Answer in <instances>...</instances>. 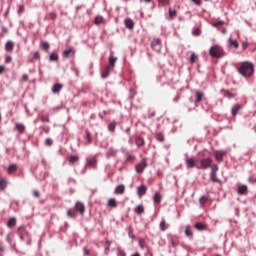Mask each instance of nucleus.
<instances>
[{"label": "nucleus", "mask_w": 256, "mask_h": 256, "mask_svg": "<svg viewBox=\"0 0 256 256\" xmlns=\"http://www.w3.org/2000/svg\"><path fill=\"white\" fill-rule=\"evenodd\" d=\"M168 13H169L170 19H173V17H175V15H177V10H173V9L169 8Z\"/></svg>", "instance_id": "41"}, {"label": "nucleus", "mask_w": 256, "mask_h": 256, "mask_svg": "<svg viewBox=\"0 0 256 256\" xmlns=\"http://www.w3.org/2000/svg\"><path fill=\"white\" fill-rule=\"evenodd\" d=\"M116 128H117V122L113 121L110 124H108V131H110V133H115Z\"/></svg>", "instance_id": "22"}, {"label": "nucleus", "mask_w": 256, "mask_h": 256, "mask_svg": "<svg viewBox=\"0 0 256 256\" xmlns=\"http://www.w3.org/2000/svg\"><path fill=\"white\" fill-rule=\"evenodd\" d=\"M61 89H63V85L57 83L52 87V92L53 93H59V91H61Z\"/></svg>", "instance_id": "27"}, {"label": "nucleus", "mask_w": 256, "mask_h": 256, "mask_svg": "<svg viewBox=\"0 0 256 256\" xmlns=\"http://www.w3.org/2000/svg\"><path fill=\"white\" fill-rule=\"evenodd\" d=\"M135 143L138 147H142V145H145V140H143V138L137 136L135 139Z\"/></svg>", "instance_id": "28"}, {"label": "nucleus", "mask_w": 256, "mask_h": 256, "mask_svg": "<svg viewBox=\"0 0 256 256\" xmlns=\"http://www.w3.org/2000/svg\"><path fill=\"white\" fill-rule=\"evenodd\" d=\"M209 54L211 57H216V59H220V57H223V48H221L219 45H214L210 47Z\"/></svg>", "instance_id": "2"}, {"label": "nucleus", "mask_w": 256, "mask_h": 256, "mask_svg": "<svg viewBox=\"0 0 256 256\" xmlns=\"http://www.w3.org/2000/svg\"><path fill=\"white\" fill-rule=\"evenodd\" d=\"M41 46L45 51H49V42H42Z\"/></svg>", "instance_id": "46"}, {"label": "nucleus", "mask_w": 256, "mask_h": 256, "mask_svg": "<svg viewBox=\"0 0 256 256\" xmlns=\"http://www.w3.org/2000/svg\"><path fill=\"white\" fill-rule=\"evenodd\" d=\"M104 22H105V19L103 18V16H96L95 18L96 25H103Z\"/></svg>", "instance_id": "30"}, {"label": "nucleus", "mask_w": 256, "mask_h": 256, "mask_svg": "<svg viewBox=\"0 0 256 256\" xmlns=\"http://www.w3.org/2000/svg\"><path fill=\"white\" fill-rule=\"evenodd\" d=\"M224 97H227V99H233L235 97V94L231 93L229 90L224 91Z\"/></svg>", "instance_id": "39"}, {"label": "nucleus", "mask_w": 256, "mask_h": 256, "mask_svg": "<svg viewBox=\"0 0 256 256\" xmlns=\"http://www.w3.org/2000/svg\"><path fill=\"white\" fill-rule=\"evenodd\" d=\"M131 256H141V254H139V252H136V253L132 254Z\"/></svg>", "instance_id": "64"}, {"label": "nucleus", "mask_w": 256, "mask_h": 256, "mask_svg": "<svg viewBox=\"0 0 256 256\" xmlns=\"http://www.w3.org/2000/svg\"><path fill=\"white\" fill-rule=\"evenodd\" d=\"M6 241H7V243H11V236L7 235L6 236Z\"/></svg>", "instance_id": "63"}, {"label": "nucleus", "mask_w": 256, "mask_h": 256, "mask_svg": "<svg viewBox=\"0 0 256 256\" xmlns=\"http://www.w3.org/2000/svg\"><path fill=\"white\" fill-rule=\"evenodd\" d=\"M115 193L117 195H123V193H125V185L120 184L115 188Z\"/></svg>", "instance_id": "13"}, {"label": "nucleus", "mask_w": 256, "mask_h": 256, "mask_svg": "<svg viewBox=\"0 0 256 256\" xmlns=\"http://www.w3.org/2000/svg\"><path fill=\"white\" fill-rule=\"evenodd\" d=\"M115 155H117V150H115L113 147H110L106 153V157H115Z\"/></svg>", "instance_id": "16"}, {"label": "nucleus", "mask_w": 256, "mask_h": 256, "mask_svg": "<svg viewBox=\"0 0 256 256\" xmlns=\"http://www.w3.org/2000/svg\"><path fill=\"white\" fill-rule=\"evenodd\" d=\"M249 183L255 184L256 183V178H249Z\"/></svg>", "instance_id": "61"}, {"label": "nucleus", "mask_w": 256, "mask_h": 256, "mask_svg": "<svg viewBox=\"0 0 256 256\" xmlns=\"http://www.w3.org/2000/svg\"><path fill=\"white\" fill-rule=\"evenodd\" d=\"M145 193H147V186H145V185L138 186L137 194L139 195V197H143V195H145Z\"/></svg>", "instance_id": "10"}, {"label": "nucleus", "mask_w": 256, "mask_h": 256, "mask_svg": "<svg viewBox=\"0 0 256 256\" xmlns=\"http://www.w3.org/2000/svg\"><path fill=\"white\" fill-rule=\"evenodd\" d=\"M185 164L187 169H194L197 167V159L195 157L186 158Z\"/></svg>", "instance_id": "3"}, {"label": "nucleus", "mask_w": 256, "mask_h": 256, "mask_svg": "<svg viewBox=\"0 0 256 256\" xmlns=\"http://www.w3.org/2000/svg\"><path fill=\"white\" fill-rule=\"evenodd\" d=\"M215 155V159L216 161H223V157H225V155H227V152L223 151V150H217L214 152Z\"/></svg>", "instance_id": "6"}, {"label": "nucleus", "mask_w": 256, "mask_h": 256, "mask_svg": "<svg viewBox=\"0 0 256 256\" xmlns=\"http://www.w3.org/2000/svg\"><path fill=\"white\" fill-rule=\"evenodd\" d=\"M2 73H5V66H0V75H2Z\"/></svg>", "instance_id": "59"}, {"label": "nucleus", "mask_w": 256, "mask_h": 256, "mask_svg": "<svg viewBox=\"0 0 256 256\" xmlns=\"http://www.w3.org/2000/svg\"><path fill=\"white\" fill-rule=\"evenodd\" d=\"M75 211L76 213L83 215L85 213V205H83L81 202H77L75 205Z\"/></svg>", "instance_id": "8"}, {"label": "nucleus", "mask_w": 256, "mask_h": 256, "mask_svg": "<svg viewBox=\"0 0 256 256\" xmlns=\"http://www.w3.org/2000/svg\"><path fill=\"white\" fill-rule=\"evenodd\" d=\"M193 35H196V36L201 35V30H199V29L194 30Z\"/></svg>", "instance_id": "54"}, {"label": "nucleus", "mask_w": 256, "mask_h": 256, "mask_svg": "<svg viewBox=\"0 0 256 256\" xmlns=\"http://www.w3.org/2000/svg\"><path fill=\"white\" fill-rule=\"evenodd\" d=\"M22 79H23V81H29V75L24 74V75L22 76Z\"/></svg>", "instance_id": "58"}, {"label": "nucleus", "mask_w": 256, "mask_h": 256, "mask_svg": "<svg viewBox=\"0 0 256 256\" xmlns=\"http://www.w3.org/2000/svg\"><path fill=\"white\" fill-rule=\"evenodd\" d=\"M115 63H117V57L110 56L109 57V64L108 68L113 70V67H115Z\"/></svg>", "instance_id": "14"}, {"label": "nucleus", "mask_w": 256, "mask_h": 256, "mask_svg": "<svg viewBox=\"0 0 256 256\" xmlns=\"http://www.w3.org/2000/svg\"><path fill=\"white\" fill-rule=\"evenodd\" d=\"M41 121L43 122V123H49V117H47V116H44V117H42L41 118Z\"/></svg>", "instance_id": "52"}, {"label": "nucleus", "mask_w": 256, "mask_h": 256, "mask_svg": "<svg viewBox=\"0 0 256 256\" xmlns=\"http://www.w3.org/2000/svg\"><path fill=\"white\" fill-rule=\"evenodd\" d=\"M217 171H219V166H217V164H213L211 166V173H217Z\"/></svg>", "instance_id": "45"}, {"label": "nucleus", "mask_w": 256, "mask_h": 256, "mask_svg": "<svg viewBox=\"0 0 256 256\" xmlns=\"http://www.w3.org/2000/svg\"><path fill=\"white\" fill-rule=\"evenodd\" d=\"M77 161H79V156L77 155L70 156L69 163H71V165H73L74 163H77Z\"/></svg>", "instance_id": "35"}, {"label": "nucleus", "mask_w": 256, "mask_h": 256, "mask_svg": "<svg viewBox=\"0 0 256 256\" xmlns=\"http://www.w3.org/2000/svg\"><path fill=\"white\" fill-rule=\"evenodd\" d=\"M247 47H249V42H243V43H242V49H243V51H245V49H247Z\"/></svg>", "instance_id": "50"}, {"label": "nucleus", "mask_w": 256, "mask_h": 256, "mask_svg": "<svg viewBox=\"0 0 256 256\" xmlns=\"http://www.w3.org/2000/svg\"><path fill=\"white\" fill-rule=\"evenodd\" d=\"M108 206L113 207V208L117 207V200H115V198L109 199L108 200Z\"/></svg>", "instance_id": "34"}, {"label": "nucleus", "mask_w": 256, "mask_h": 256, "mask_svg": "<svg viewBox=\"0 0 256 256\" xmlns=\"http://www.w3.org/2000/svg\"><path fill=\"white\" fill-rule=\"evenodd\" d=\"M165 225H166V223H165V220H162L161 222H160V229H161V231H165Z\"/></svg>", "instance_id": "49"}, {"label": "nucleus", "mask_w": 256, "mask_h": 256, "mask_svg": "<svg viewBox=\"0 0 256 256\" xmlns=\"http://www.w3.org/2000/svg\"><path fill=\"white\" fill-rule=\"evenodd\" d=\"M33 193H34V197L36 198H39L41 196L38 190H35Z\"/></svg>", "instance_id": "57"}, {"label": "nucleus", "mask_w": 256, "mask_h": 256, "mask_svg": "<svg viewBox=\"0 0 256 256\" xmlns=\"http://www.w3.org/2000/svg\"><path fill=\"white\" fill-rule=\"evenodd\" d=\"M84 255L90 256L91 255V251L87 248H84Z\"/></svg>", "instance_id": "56"}, {"label": "nucleus", "mask_w": 256, "mask_h": 256, "mask_svg": "<svg viewBox=\"0 0 256 256\" xmlns=\"http://www.w3.org/2000/svg\"><path fill=\"white\" fill-rule=\"evenodd\" d=\"M34 59H41V54H39V52H34Z\"/></svg>", "instance_id": "55"}, {"label": "nucleus", "mask_w": 256, "mask_h": 256, "mask_svg": "<svg viewBox=\"0 0 256 256\" xmlns=\"http://www.w3.org/2000/svg\"><path fill=\"white\" fill-rule=\"evenodd\" d=\"M86 136L85 139L87 141L88 145H91L93 143V138L91 136V132H89V130H85Z\"/></svg>", "instance_id": "19"}, {"label": "nucleus", "mask_w": 256, "mask_h": 256, "mask_svg": "<svg viewBox=\"0 0 256 256\" xmlns=\"http://www.w3.org/2000/svg\"><path fill=\"white\" fill-rule=\"evenodd\" d=\"M15 171H17V164H11L8 167V173H15Z\"/></svg>", "instance_id": "37"}, {"label": "nucleus", "mask_w": 256, "mask_h": 256, "mask_svg": "<svg viewBox=\"0 0 256 256\" xmlns=\"http://www.w3.org/2000/svg\"><path fill=\"white\" fill-rule=\"evenodd\" d=\"M197 59H199V57L195 53H192L190 56V63H195Z\"/></svg>", "instance_id": "42"}, {"label": "nucleus", "mask_w": 256, "mask_h": 256, "mask_svg": "<svg viewBox=\"0 0 256 256\" xmlns=\"http://www.w3.org/2000/svg\"><path fill=\"white\" fill-rule=\"evenodd\" d=\"M135 169L136 172L143 173L145 169H147V161L145 159L141 160V162L135 166Z\"/></svg>", "instance_id": "4"}, {"label": "nucleus", "mask_w": 256, "mask_h": 256, "mask_svg": "<svg viewBox=\"0 0 256 256\" xmlns=\"http://www.w3.org/2000/svg\"><path fill=\"white\" fill-rule=\"evenodd\" d=\"M44 145H46V147H51V145H53V139L47 138L44 142Z\"/></svg>", "instance_id": "43"}, {"label": "nucleus", "mask_w": 256, "mask_h": 256, "mask_svg": "<svg viewBox=\"0 0 256 256\" xmlns=\"http://www.w3.org/2000/svg\"><path fill=\"white\" fill-rule=\"evenodd\" d=\"M49 60L50 61H59V55L57 53L53 52L52 54H50Z\"/></svg>", "instance_id": "36"}, {"label": "nucleus", "mask_w": 256, "mask_h": 256, "mask_svg": "<svg viewBox=\"0 0 256 256\" xmlns=\"http://www.w3.org/2000/svg\"><path fill=\"white\" fill-rule=\"evenodd\" d=\"M15 127L20 134L25 133V125L21 123H16Z\"/></svg>", "instance_id": "24"}, {"label": "nucleus", "mask_w": 256, "mask_h": 256, "mask_svg": "<svg viewBox=\"0 0 256 256\" xmlns=\"http://www.w3.org/2000/svg\"><path fill=\"white\" fill-rule=\"evenodd\" d=\"M210 179L213 183H217V181H219V178H217V172H211Z\"/></svg>", "instance_id": "33"}, {"label": "nucleus", "mask_w": 256, "mask_h": 256, "mask_svg": "<svg viewBox=\"0 0 256 256\" xmlns=\"http://www.w3.org/2000/svg\"><path fill=\"white\" fill-rule=\"evenodd\" d=\"M228 45L230 47H234V49H237L239 47V42H237V40H233L232 38H230L228 40Z\"/></svg>", "instance_id": "21"}, {"label": "nucleus", "mask_w": 256, "mask_h": 256, "mask_svg": "<svg viewBox=\"0 0 256 256\" xmlns=\"http://www.w3.org/2000/svg\"><path fill=\"white\" fill-rule=\"evenodd\" d=\"M159 45H161V39L157 38L151 43L152 49H158L159 50Z\"/></svg>", "instance_id": "25"}, {"label": "nucleus", "mask_w": 256, "mask_h": 256, "mask_svg": "<svg viewBox=\"0 0 256 256\" xmlns=\"http://www.w3.org/2000/svg\"><path fill=\"white\" fill-rule=\"evenodd\" d=\"M186 237H193V231H191V226L187 225L185 229Z\"/></svg>", "instance_id": "32"}, {"label": "nucleus", "mask_w": 256, "mask_h": 256, "mask_svg": "<svg viewBox=\"0 0 256 256\" xmlns=\"http://www.w3.org/2000/svg\"><path fill=\"white\" fill-rule=\"evenodd\" d=\"M211 163H213V160L211 158H204L200 161V169H209L211 167Z\"/></svg>", "instance_id": "5"}, {"label": "nucleus", "mask_w": 256, "mask_h": 256, "mask_svg": "<svg viewBox=\"0 0 256 256\" xmlns=\"http://www.w3.org/2000/svg\"><path fill=\"white\" fill-rule=\"evenodd\" d=\"M111 71H113L111 68L106 67L101 74L102 79H107V77H109Z\"/></svg>", "instance_id": "18"}, {"label": "nucleus", "mask_w": 256, "mask_h": 256, "mask_svg": "<svg viewBox=\"0 0 256 256\" xmlns=\"http://www.w3.org/2000/svg\"><path fill=\"white\" fill-rule=\"evenodd\" d=\"M243 109V105L241 104H235L232 107L231 113L233 117H237V113H239Z\"/></svg>", "instance_id": "7"}, {"label": "nucleus", "mask_w": 256, "mask_h": 256, "mask_svg": "<svg viewBox=\"0 0 256 256\" xmlns=\"http://www.w3.org/2000/svg\"><path fill=\"white\" fill-rule=\"evenodd\" d=\"M0 187L1 189H5L7 187V180H5V178L0 179Z\"/></svg>", "instance_id": "40"}, {"label": "nucleus", "mask_w": 256, "mask_h": 256, "mask_svg": "<svg viewBox=\"0 0 256 256\" xmlns=\"http://www.w3.org/2000/svg\"><path fill=\"white\" fill-rule=\"evenodd\" d=\"M193 1V3H195V5H201V0H192Z\"/></svg>", "instance_id": "60"}, {"label": "nucleus", "mask_w": 256, "mask_h": 256, "mask_svg": "<svg viewBox=\"0 0 256 256\" xmlns=\"http://www.w3.org/2000/svg\"><path fill=\"white\" fill-rule=\"evenodd\" d=\"M15 225H17V218L12 217L8 220L7 222V227H15Z\"/></svg>", "instance_id": "23"}, {"label": "nucleus", "mask_w": 256, "mask_h": 256, "mask_svg": "<svg viewBox=\"0 0 256 256\" xmlns=\"http://www.w3.org/2000/svg\"><path fill=\"white\" fill-rule=\"evenodd\" d=\"M199 201H200V204L203 205V204L207 203V197L202 196V197H200Z\"/></svg>", "instance_id": "48"}, {"label": "nucleus", "mask_w": 256, "mask_h": 256, "mask_svg": "<svg viewBox=\"0 0 256 256\" xmlns=\"http://www.w3.org/2000/svg\"><path fill=\"white\" fill-rule=\"evenodd\" d=\"M63 57H69V55H75V49L73 47H70L68 50L63 51Z\"/></svg>", "instance_id": "15"}, {"label": "nucleus", "mask_w": 256, "mask_h": 256, "mask_svg": "<svg viewBox=\"0 0 256 256\" xmlns=\"http://www.w3.org/2000/svg\"><path fill=\"white\" fill-rule=\"evenodd\" d=\"M132 159H135V157L133 155H128L127 156V161H131Z\"/></svg>", "instance_id": "62"}, {"label": "nucleus", "mask_w": 256, "mask_h": 256, "mask_svg": "<svg viewBox=\"0 0 256 256\" xmlns=\"http://www.w3.org/2000/svg\"><path fill=\"white\" fill-rule=\"evenodd\" d=\"M222 25H225V21H223V20H220V21L212 24V26H214V27H222Z\"/></svg>", "instance_id": "44"}, {"label": "nucleus", "mask_w": 256, "mask_h": 256, "mask_svg": "<svg viewBox=\"0 0 256 256\" xmlns=\"http://www.w3.org/2000/svg\"><path fill=\"white\" fill-rule=\"evenodd\" d=\"M13 47H15V43H13V41L6 42V44H5L6 51L11 53V51H13Z\"/></svg>", "instance_id": "17"}, {"label": "nucleus", "mask_w": 256, "mask_h": 256, "mask_svg": "<svg viewBox=\"0 0 256 256\" xmlns=\"http://www.w3.org/2000/svg\"><path fill=\"white\" fill-rule=\"evenodd\" d=\"M163 197L161 196V194L159 192H156L154 194V197H153V201L154 203H161Z\"/></svg>", "instance_id": "26"}, {"label": "nucleus", "mask_w": 256, "mask_h": 256, "mask_svg": "<svg viewBox=\"0 0 256 256\" xmlns=\"http://www.w3.org/2000/svg\"><path fill=\"white\" fill-rule=\"evenodd\" d=\"M195 95H196V103H201V101H203V92L197 91Z\"/></svg>", "instance_id": "29"}, {"label": "nucleus", "mask_w": 256, "mask_h": 256, "mask_svg": "<svg viewBox=\"0 0 256 256\" xmlns=\"http://www.w3.org/2000/svg\"><path fill=\"white\" fill-rule=\"evenodd\" d=\"M134 213H136L137 215H143V213H145V207L143 206V204H139L138 206H136L134 209Z\"/></svg>", "instance_id": "11"}, {"label": "nucleus", "mask_w": 256, "mask_h": 256, "mask_svg": "<svg viewBox=\"0 0 256 256\" xmlns=\"http://www.w3.org/2000/svg\"><path fill=\"white\" fill-rule=\"evenodd\" d=\"M87 165L95 167L97 165V158L87 159Z\"/></svg>", "instance_id": "31"}, {"label": "nucleus", "mask_w": 256, "mask_h": 256, "mask_svg": "<svg viewBox=\"0 0 256 256\" xmlns=\"http://www.w3.org/2000/svg\"><path fill=\"white\" fill-rule=\"evenodd\" d=\"M248 189L249 188L245 184L239 185L237 188V193H238V195H245V193H247Z\"/></svg>", "instance_id": "9"}, {"label": "nucleus", "mask_w": 256, "mask_h": 256, "mask_svg": "<svg viewBox=\"0 0 256 256\" xmlns=\"http://www.w3.org/2000/svg\"><path fill=\"white\" fill-rule=\"evenodd\" d=\"M156 139L157 141H160V143H163V141H165V136L162 133L158 132L156 134Z\"/></svg>", "instance_id": "38"}, {"label": "nucleus", "mask_w": 256, "mask_h": 256, "mask_svg": "<svg viewBox=\"0 0 256 256\" xmlns=\"http://www.w3.org/2000/svg\"><path fill=\"white\" fill-rule=\"evenodd\" d=\"M24 12H25V6L20 5L18 8V15H21V13H24Z\"/></svg>", "instance_id": "47"}, {"label": "nucleus", "mask_w": 256, "mask_h": 256, "mask_svg": "<svg viewBox=\"0 0 256 256\" xmlns=\"http://www.w3.org/2000/svg\"><path fill=\"white\" fill-rule=\"evenodd\" d=\"M159 3H161V5H168L169 4V0H158Z\"/></svg>", "instance_id": "51"}, {"label": "nucleus", "mask_w": 256, "mask_h": 256, "mask_svg": "<svg viewBox=\"0 0 256 256\" xmlns=\"http://www.w3.org/2000/svg\"><path fill=\"white\" fill-rule=\"evenodd\" d=\"M124 24L127 29H134L135 27V22H133V20H131L130 18L125 19Z\"/></svg>", "instance_id": "12"}, {"label": "nucleus", "mask_w": 256, "mask_h": 256, "mask_svg": "<svg viewBox=\"0 0 256 256\" xmlns=\"http://www.w3.org/2000/svg\"><path fill=\"white\" fill-rule=\"evenodd\" d=\"M67 215H68V217H75V213L72 212L71 210L67 211Z\"/></svg>", "instance_id": "53"}, {"label": "nucleus", "mask_w": 256, "mask_h": 256, "mask_svg": "<svg viewBox=\"0 0 256 256\" xmlns=\"http://www.w3.org/2000/svg\"><path fill=\"white\" fill-rule=\"evenodd\" d=\"M238 73L242 77H251L255 73V66L251 62H243L238 68Z\"/></svg>", "instance_id": "1"}, {"label": "nucleus", "mask_w": 256, "mask_h": 256, "mask_svg": "<svg viewBox=\"0 0 256 256\" xmlns=\"http://www.w3.org/2000/svg\"><path fill=\"white\" fill-rule=\"evenodd\" d=\"M195 229H197L198 231H205V229H207V225L201 222H198L195 224Z\"/></svg>", "instance_id": "20"}]
</instances>
